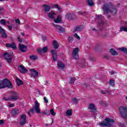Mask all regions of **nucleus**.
Masks as SVG:
<instances>
[{"label":"nucleus","instance_id":"obj_1","mask_svg":"<svg viewBox=\"0 0 127 127\" xmlns=\"http://www.w3.org/2000/svg\"><path fill=\"white\" fill-rule=\"evenodd\" d=\"M102 9L104 11V14H108L109 12H111L112 14H116L117 13V9L116 7L113 5L112 3L105 4Z\"/></svg>","mask_w":127,"mask_h":127},{"label":"nucleus","instance_id":"obj_2","mask_svg":"<svg viewBox=\"0 0 127 127\" xmlns=\"http://www.w3.org/2000/svg\"><path fill=\"white\" fill-rule=\"evenodd\" d=\"M105 122H99L98 125L101 127H111L115 126V121L113 119L110 118H105Z\"/></svg>","mask_w":127,"mask_h":127},{"label":"nucleus","instance_id":"obj_3","mask_svg":"<svg viewBox=\"0 0 127 127\" xmlns=\"http://www.w3.org/2000/svg\"><path fill=\"white\" fill-rule=\"evenodd\" d=\"M12 88V84L7 78L0 80V89H3V88Z\"/></svg>","mask_w":127,"mask_h":127},{"label":"nucleus","instance_id":"obj_4","mask_svg":"<svg viewBox=\"0 0 127 127\" xmlns=\"http://www.w3.org/2000/svg\"><path fill=\"white\" fill-rule=\"evenodd\" d=\"M55 15H56V13L54 12L53 11H51V12L49 13L48 16L51 19H54V21L56 23H60L62 21V16L60 15H58L57 19H55Z\"/></svg>","mask_w":127,"mask_h":127},{"label":"nucleus","instance_id":"obj_5","mask_svg":"<svg viewBox=\"0 0 127 127\" xmlns=\"http://www.w3.org/2000/svg\"><path fill=\"white\" fill-rule=\"evenodd\" d=\"M34 111L37 114H40V103L37 100L35 102L34 107L30 110V112L34 113Z\"/></svg>","mask_w":127,"mask_h":127},{"label":"nucleus","instance_id":"obj_6","mask_svg":"<svg viewBox=\"0 0 127 127\" xmlns=\"http://www.w3.org/2000/svg\"><path fill=\"white\" fill-rule=\"evenodd\" d=\"M120 115L123 119H127V108L126 107L122 106L119 108Z\"/></svg>","mask_w":127,"mask_h":127},{"label":"nucleus","instance_id":"obj_7","mask_svg":"<svg viewBox=\"0 0 127 127\" xmlns=\"http://www.w3.org/2000/svg\"><path fill=\"white\" fill-rule=\"evenodd\" d=\"M79 48H75L72 51L73 59H79Z\"/></svg>","mask_w":127,"mask_h":127},{"label":"nucleus","instance_id":"obj_8","mask_svg":"<svg viewBox=\"0 0 127 127\" xmlns=\"http://www.w3.org/2000/svg\"><path fill=\"white\" fill-rule=\"evenodd\" d=\"M9 98L10 101H17L19 98V95L16 92H12V96Z\"/></svg>","mask_w":127,"mask_h":127},{"label":"nucleus","instance_id":"obj_9","mask_svg":"<svg viewBox=\"0 0 127 127\" xmlns=\"http://www.w3.org/2000/svg\"><path fill=\"white\" fill-rule=\"evenodd\" d=\"M4 57L8 63L11 62V60L12 59V55L11 54L5 53Z\"/></svg>","mask_w":127,"mask_h":127},{"label":"nucleus","instance_id":"obj_10","mask_svg":"<svg viewBox=\"0 0 127 127\" xmlns=\"http://www.w3.org/2000/svg\"><path fill=\"white\" fill-rule=\"evenodd\" d=\"M26 123V115H22L20 119V126H24Z\"/></svg>","mask_w":127,"mask_h":127},{"label":"nucleus","instance_id":"obj_11","mask_svg":"<svg viewBox=\"0 0 127 127\" xmlns=\"http://www.w3.org/2000/svg\"><path fill=\"white\" fill-rule=\"evenodd\" d=\"M29 71H30L31 75L33 77H37L39 75V73L34 69H29Z\"/></svg>","mask_w":127,"mask_h":127},{"label":"nucleus","instance_id":"obj_12","mask_svg":"<svg viewBox=\"0 0 127 127\" xmlns=\"http://www.w3.org/2000/svg\"><path fill=\"white\" fill-rule=\"evenodd\" d=\"M18 70L21 72V73H23V74H25V73H26V72H27V69H26V68H25V67H24L23 66V65H20L18 67Z\"/></svg>","mask_w":127,"mask_h":127},{"label":"nucleus","instance_id":"obj_13","mask_svg":"<svg viewBox=\"0 0 127 127\" xmlns=\"http://www.w3.org/2000/svg\"><path fill=\"white\" fill-rule=\"evenodd\" d=\"M19 49L22 52H26L27 50V47L26 46H24V45H23V44H19Z\"/></svg>","mask_w":127,"mask_h":127},{"label":"nucleus","instance_id":"obj_14","mask_svg":"<svg viewBox=\"0 0 127 127\" xmlns=\"http://www.w3.org/2000/svg\"><path fill=\"white\" fill-rule=\"evenodd\" d=\"M51 53L53 56V60L54 61H56L57 60V52L55 50H52Z\"/></svg>","mask_w":127,"mask_h":127},{"label":"nucleus","instance_id":"obj_15","mask_svg":"<svg viewBox=\"0 0 127 127\" xmlns=\"http://www.w3.org/2000/svg\"><path fill=\"white\" fill-rule=\"evenodd\" d=\"M6 47H9V48H12L15 49L16 48V45L14 43L6 44Z\"/></svg>","mask_w":127,"mask_h":127},{"label":"nucleus","instance_id":"obj_16","mask_svg":"<svg viewBox=\"0 0 127 127\" xmlns=\"http://www.w3.org/2000/svg\"><path fill=\"white\" fill-rule=\"evenodd\" d=\"M57 65L59 69H64L65 67V64H64V63L61 61L58 62Z\"/></svg>","mask_w":127,"mask_h":127},{"label":"nucleus","instance_id":"obj_17","mask_svg":"<svg viewBox=\"0 0 127 127\" xmlns=\"http://www.w3.org/2000/svg\"><path fill=\"white\" fill-rule=\"evenodd\" d=\"M43 6L44 7V9L45 12H48V11L51 9V7L46 4H43Z\"/></svg>","mask_w":127,"mask_h":127},{"label":"nucleus","instance_id":"obj_18","mask_svg":"<svg viewBox=\"0 0 127 127\" xmlns=\"http://www.w3.org/2000/svg\"><path fill=\"white\" fill-rule=\"evenodd\" d=\"M88 108L89 110H91L92 111V112H96V111H97L96 108H95V105L92 103L89 104Z\"/></svg>","mask_w":127,"mask_h":127},{"label":"nucleus","instance_id":"obj_19","mask_svg":"<svg viewBox=\"0 0 127 127\" xmlns=\"http://www.w3.org/2000/svg\"><path fill=\"white\" fill-rule=\"evenodd\" d=\"M110 52L112 54V55H113L114 56L119 55V53L117 52V51H116V50H115V49H110Z\"/></svg>","mask_w":127,"mask_h":127},{"label":"nucleus","instance_id":"obj_20","mask_svg":"<svg viewBox=\"0 0 127 127\" xmlns=\"http://www.w3.org/2000/svg\"><path fill=\"white\" fill-rule=\"evenodd\" d=\"M95 19L98 20H102V19H104V16H103L101 14H96L95 15Z\"/></svg>","mask_w":127,"mask_h":127},{"label":"nucleus","instance_id":"obj_21","mask_svg":"<svg viewBox=\"0 0 127 127\" xmlns=\"http://www.w3.org/2000/svg\"><path fill=\"white\" fill-rule=\"evenodd\" d=\"M53 25H54V26L57 27V28H59L60 31H61V32H62V33H63V32H64V28H63V27H60L59 25H55V24H53Z\"/></svg>","mask_w":127,"mask_h":127},{"label":"nucleus","instance_id":"obj_22","mask_svg":"<svg viewBox=\"0 0 127 127\" xmlns=\"http://www.w3.org/2000/svg\"><path fill=\"white\" fill-rule=\"evenodd\" d=\"M18 114V109H15L11 111V115L12 116H16Z\"/></svg>","mask_w":127,"mask_h":127},{"label":"nucleus","instance_id":"obj_23","mask_svg":"<svg viewBox=\"0 0 127 127\" xmlns=\"http://www.w3.org/2000/svg\"><path fill=\"white\" fill-rule=\"evenodd\" d=\"M65 17L67 18V19H73L74 18V17L73 16V15H72L71 13H68L66 14V15H65Z\"/></svg>","mask_w":127,"mask_h":127},{"label":"nucleus","instance_id":"obj_24","mask_svg":"<svg viewBox=\"0 0 127 127\" xmlns=\"http://www.w3.org/2000/svg\"><path fill=\"white\" fill-rule=\"evenodd\" d=\"M53 46L55 49H57V48L59 47V44H58V43H57V41H53Z\"/></svg>","mask_w":127,"mask_h":127},{"label":"nucleus","instance_id":"obj_25","mask_svg":"<svg viewBox=\"0 0 127 127\" xmlns=\"http://www.w3.org/2000/svg\"><path fill=\"white\" fill-rule=\"evenodd\" d=\"M82 31V27L77 26L74 29V32Z\"/></svg>","mask_w":127,"mask_h":127},{"label":"nucleus","instance_id":"obj_26","mask_svg":"<svg viewBox=\"0 0 127 127\" xmlns=\"http://www.w3.org/2000/svg\"><path fill=\"white\" fill-rule=\"evenodd\" d=\"M87 4L89 5V6H93L94 5V2H93V0H87Z\"/></svg>","mask_w":127,"mask_h":127},{"label":"nucleus","instance_id":"obj_27","mask_svg":"<svg viewBox=\"0 0 127 127\" xmlns=\"http://www.w3.org/2000/svg\"><path fill=\"white\" fill-rule=\"evenodd\" d=\"M16 83H17L18 86H20V85H22V80H21L18 78H16Z\"/></svg>","mask_w":127,"mask_h":127},{"label":"nucleus","instance_id":"obj_28","mask_svg":"<svg viewBox=\"0 0 127 127\" xmlns=\"http://www.w3.org/2000/svg\"><path fill=\"white\" fill-rule=\"evenodd\" d=\"M79 14L80 15H88V14H89V12L87 11H80L79 12Z\"/></svg>","mask_w":127,"mask_h":127},{"label":"nucleus","instance_id":"obj_29","mask_svg":"<svg viewBox=\"0 0 127 127\" xmlns=\"http://www.w3.org/2000/svg\"><path fill=\"white\" fill-rule=\"evenodd\" d=\"M119 50H120V51H122V52H124V53H126V54H127V49L125 48V47H123V48H121L119 49Z\"/></svg>","mask_w":127,"mask_h":127},{"label":"nucleus","instance_id":"obj_30","mask_svg":"<svg viewBox=\"0 0 127 127\" xmlns=\"http://www.w3.org/2000/svg\"><path fill=\"white\" fill-rule=\"evenodd\" d=\"M29 58L32 60H36L38 57L37 56L32 55L29 56Z\"/></svg>","mask_w":127,"mask_h":127},{"label":"nucleus","instance_id":"obj_31","mask_svg":"<svg viewBox=\"0 0 127 127\" xmlns=\"http://www.w3.org/2000/svg\"><path fill=\"white\" fill-rule=\"evenodd\" d=\"M67 40L69 43H72V42H73V41H74V39L73 38V37L68 36Z\"/></svg>","mask_w":127,"mask_h":127},{"label":"nucleus","instance_id":"obj_32","mask_svg":"<svg viewBox=\"0 0 127 127\" xmlns=\"http://www.w3.org/2000/svg\"><path fill=\"white\" fill-rule=\"evenodd\" d=\"M120 31H125V32H127V27H120Z\"/></svg>","mask_w":127,"mask_h":127},{"label":"nucleus","instance_id":"obj_33","mask_svg":"<svg viewBox=\"0 0 127 127\" xmlns=\"http://www.w3.org/2000/svg\"><path fill=\"white\" fill-rule=\"evenodd\" d=\"M110 90H101V93L102 94H103V95H105V94H110Z\"/></svg>","mask_w":127,"mask_h":127},{"label":"nucleus","instance_id":"obj_34","mask_svg":"<svg viewBox=\"0 0 127 127\" xmlns=\"http://www.w3.org/2000/svg\"><path fill=\"white\" fill-rule=\"evenodd\" d=\"M106 23V22L104 21H100L98 22V24L100 26H102L103 25H104V24H105Z\"/></svg>","mask_w":127,"mask_h":127},{"label":"nucleus","instance_id":"obj_35","mask_svg":"<svg viewBox=\"0 0 127 127\" xmlns=\"http://www.w3.org/2000/svg\"><path fill=\"white\" fill-rule=\"evenodd\" d=\"M75 80H76V78H75V77H71L70 78V81H69L70 84H72V83H74L75 82Z\"/></svg>","mask_w":127,"mask_h":127},{"label":"nucleus","instance_id":"obj_36","mask_svg":"<svg viewBox=\"0 0 127 127\" xmlns=\"http://www.w3.org/2000/svg\"><path fill=\"white\" fill-rule=\"evenodd\" d=\"M50 113H51V115H52V116H53V117H55V116L56 115V113L54 112V110L53 109H51L50 110Z\"/></svg>","mask_w":127,"mask_h":127},{"label":"nucleus","instance_id":"obj_37","mask_svg":"<svg viewBox=\"0 0 127 127\" xmlns=\"http://www.w3.org/2000/svg\"><path fill=\"white\" fill-rule=\"evenodd\" d=\"M109 84L111 86H114L115 85V81L113 79H111L109 81Z\"/></svg>","mask_w":127,"mask_h":127},{"label":"nucleus","instance_id":"obj_38","mask_svg":"<svg viewBox=\"0 0 127 127\" xmlns=\"http://www.w3.org/2000/svg\"><path fill=\"white\" fill-rule=\"evenodd\" d=\"M66 115L69 117L72 116V111L71 110H67L66 112Z\"/></svg>","mask_w":127,"mask_h":127},{"label":"nucleus","instance_id":"obj_39","mask_svg":"<svg viewBox=\"0 0 127 127\" xmlns=\"http://www.w3.org/2000/svg\"><path fill=\"white\" fill-rule=\"evenodd\" d=\"M1 34V36L3 38H6V37H7V35H6V33L4 32V33H2Z\"/></svg>","mask_w":127,"mask_h":127},{"label":"nucleus","instance_id":"obj_40","mask_svg":"<svg viewBox=\"0 0 127 127\" xmlns=\"http://www.w3.org/2000/svg\"><path fill=\"white\" fill-rule=\"evenodd\" d=\"M72 103L73 104H77V103H78V99H77V98H74L73 99H72Z\"/></svg>","mask_w":127,"mask_h":127},{"label":"nucleus","instance_id":"obj_41","mask_svg":"<svg viewBox=\"0 0 127 127\" xmlns=\"http://www.w3.org/2000/svg\"><path fill=\"white\" fill-rule=\"evenodd\" d=\"M5 32V30H4V29H3V28H2V27H1V26H0V33H1V34Z\"/></svg>","mask_w":127,"mask_h":127},{"label":"nucleus","instance_id":"obj_42","mask_svg":"<svg viewBox=\"0 0 127 127\" xmlns=\"http://www.w3.org/2000/svg\"><path fill=\"white\" fill-rule=\"evenodd\" d=\"M74 37H75V38H77V39H78V40L80 39V36L78 35L77 33H75L74 35Z\"/></svg>","mask_w":127,"mask_h":127},{"label":"nucleus","instance_id":"obj_43","mask_svg":"<svg viewBox=\"0 0 127 127\" xmlns=\"http://www.w3.org/2000/svg\"><path fill=\"white\" fill-rule=\"evenodd\" d=\"M55 7H56V8H58L59 12L61 11V8L59 7V5H55Z\"/></svg>","mask_w":127,"mask_h":127},{"label":"nucleus","instance_id":"obj_44","mask_svg":"<svg viewBox=\"0 0 127 127\" xmlns=\"http://www.w3.org/2000/svg\"><path fill=\"white\" fill-rule=\"evenodd\" d=\"M0 22L1 24H3V25L5 24V20H4V19H1Z\"/></svg>","mask_w":127,"mask_h":127},{"label":"nucleus","instance_id":"obj_45","mask_svg":"<svg viewBox=\"0 0 127 127\" xmlns=\"http://www.w3.org/2000/svg\"><path fill=\"white\" fill-rule=\"evenodd\" d=\"M43 52H44V53H45V52H47V47H44L43 49Z\"/></svg>","mask_w":127,"mask_h":127},{"label":"nucleus","instance_id":"obj_46","mask_svg":"<svg viewBox=\"0 0 127 127\" xmlns=\"http://www.w3.org/2000/svg\"><path fill=\"white\" fill-rule=\"evenodd\" d=\"M38 53H39V54H42V52H43V51L42 49H38Z\"/></svg>","mask_w":127,"mask_h":127},{"label":"nucleus","instance_id":"obj_47","mask_svg":"<svg viewBox=\"0 0 127 127\" xmlns=\"http://www.w3.org/2000/svg\"><path fill=\"white\" fill-rule=\"evenodd\" d=\"M42 114H43V115H46L47 116L50 115V114H48V112H42Z\"/></svg>","mask_w":127,"mask_h":127},{"label":"nucleus","instance_id":"obj_48","mask_svg":"<svg viewBox=\"0 0 127 127\" xmlns=\"http://www.w3.org/2000/svg\"><path fill=\"white\" fill-rule=\"evenodd\" d=\"M109 35V34L108 33H105V34H103L102 36V37H107V36H108Z\"/></svg>","mask_w":127,"mask_h":127},{"label":"nucleus","instance_id":"obj_49","mask_svg":"<svg viewBox=\"0 0 127 127\" xmlns=\"http://www.w3.org/2000/svg\"><path fill=\"white\" fill-rule=\"evenodd\" d=\"M16 23H17L18 24H20V21L19 20V19H17L15 20Z\"/></svg>","mask_w":127,"mask_h":127},{"label":"nucleus","instance_id":"obj_50","mask_svg":"<svg viewBox=\"0 0 127 127\" xmlns=\"http://www.w3.org/2000/svg\"><path fill=\"white\" fill-rule=\"evenodd\" d=\"M4 101H10V98H6V97H3Z\"/></svg>","mask_w":127,"mask_h":127},{"label":"nucleus","instance_id":"obj_51","mask_svg":"<svg viewBox=\"0 0 127 127\" xmlns=\"http://www.w3.org/2000/svg\"><path fill=\"white\" fill-rule=\"evenodd\" d=\"M44 100L46 103H48V99H47L46 97H44Z\"/></svg>","mask_w":127,"mask_h":127},{"label":"nucleus","instance_id":"obj_52","mask_svg":"<svg viewBox=\"0 0 127 127\" xmlns=\"http://www.w3.org/2000/svg\"><path fill=\"white\" fill-rule=\"evenodd\" d=\"M18 41L19 42H22V40H21V38L19 36L18 37Z\"/></svg>","mask_w":127,"mask_h":127},{"label":"nucleus","instance_id":"obj_53","mask_svg":"<svg viewBox=\"0 0 127 127\" xmlns=\"http://www.w3.org/2000/svg\"><path fill=\"white\" fill-rule=\"evenodd\" d=\"M12 107H14V104H9V108H12Z\"/></svg>","mask_w":127,"mask_h":127},{"label":"nucleus","instance_id":"obj_54","mask_svg":"<svg viewBox=\"0 0 127 127\" xmlns=\"http://www.w3.org/2000/svg\"><path fill=\"white\" fill-rule=\"evenodd\" d=\"M4 123V122L3 121V120H0V125H3Z\"/></svg>","mask_w":127,"mask_h":127},{"label":"nucleus","instance_id":"obj_55","mask_svg":"<svg viewBox=\"0 0 127 127\" xmlns=\"http://www.w3.org/2000/svg\"><path fill=\"white\" fill-rule=\"evenodd\" d=\"M8 29H9V30H11V29H12V26H8Z\"/></svg>","mask_w":127,"mask_h":127},{"label":"nucleus","instance_id":"obj_56","mask_svg":"<svg viewBox=\"0 0 127 127\" xmlns=\"http://www.w3.org/2000/svg\"><path fill=\"white\" fill-rule=\"evenodd\" d=\"M92 30L93 31H96V32H98V30H97L96 28H92Z\"/></svg>","mask_w":127,"mask_h":127},{"label":"nucleus","instance_id":"obj_57","mask_svg":"<svg viewBox=\"0 0 127 127\" xmlns=\"http://www.w3.org/2000/svg\"><path fill=\"white\" fill-rule=\"evenodd\" d=\"M83 127H88V123L85 122V125H83Z\"/></svg>","mask_w":127,"mask_h":127},{"label":"nucleus","instance_id":"obj_58","mask_svg":"<svg viewBox=\"0 0 127 127\" xmlns=\"http://www.w3.org/2000/svg\"><path fill=\"white\" fill-rule=\"evenodd\" d=\"M110 73H111V75H114V74H115V71H111V72Z\"/></svg>","mask_w":127,"mask_h":127},{"label":"nucleus","instance_id":"obj_59","mask_svg":"<svg viewBox=\"0 0 127 127\" xmlns=\"http://www.w3.org/2000/svg\"><path fill=\"white\" fill-rule=\"evenodd\" d=\"M25 28H26V29L29 28V26H28L27 25L25 26Z\"/></svg>","mask_w":127,"mask_h":127},{"label":"nucleus","instance_id":"obj_60","mask_svg":"<svg viewBox=\"0 0 127 127\" xmlns=\"http://www.w3.org/2000/svg\"><path fill=\"white\" fill-rule=\"evenodd\" d=\"M43 40L44 41H45V40H46V37H43Z\"/></svg>","mask_w":127,"mask_h":127},{"label":"nucleus","instance_id":"obj_61","mask_svg":"<svg viewBox=\"0 0 127 127\" xmlns=\"http://www.w3.org/2000/svg\"><path fill=\"white\" fill-rule=\"evenodd\" d=\"M21 35H22V36H24L25 35V33H24V32H22V33H21Z\"/></svg>","mask_w":127,"mask_h":127},{"label":"nucleus","instance_id":"obj_62","mask_svg":"<svg viewBox=\"0 0 127 127\" xmlns=\"http://www.w3.org/2000/svg\"><path fill=\"white\" fill-rule=\"evenodd\" d=\"M3 10V7L0 6V10Z\"/></svg>","mask_w":127,"mask_h":127},{"label":"nucleus","instance_id":"obj_63","mask_svg":"<svg viewBox=\"0 0 127 127\" xmlns=\"http://www.w3.org/2000/svg\"><path fill=\"white\" fill-rule=\"evenodd\" d=\"M105 58H106V59H109V57H108L107 56H105Z\"/></svg>","mask_w":127,"mask_h":127},{"label":"nucleus","instance_id":"obj_64","mask_svg":"<svg viewBox=\"0 0 127 127\" xmlns=\"http://www.w3.org/2000/svg\"><path fill=\"white\" fill-rule=\"evenodd\" d=\"M0 68H1V63L0 62Z\"/></svg>","mask_w":127,"mask_h":127}]
</instances>
